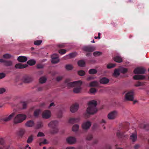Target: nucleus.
I'll return each instance as SVG.
<instances>
[{
    "label": "nucleus",
    "mask_w": 149,
    "mask_h": 149,
    "mask_svg": "<svg viewBox=\"0 0 149 149\" xmlns=\"http://www.w3.org/2000/svg\"><path fill=\"white\" fill-rule=\"evenodd\" d=\"M69 81L68 79L65 80L64 83L66 84V86H63V87H65L66 86L69 87L75 86L74 89V92L76 93L80 92L81 89V86L82 84V82L81 81H78L71 82H69Z\"/></svg>",
    "instance_id": "nucleus-1"
},
{
    "label": "nucleus",
    "mask_w": 149,
    "mask_h": 149,
    "mask_svg": "<svg viewBox=\"0 0 149 149\" xmlns=\"http://www.w3.org/2000/svg\"><path fill=\"white\" fill-rule=\"evenodd\" d=\"M88 107L86 110V113L85 116L93 114L96 113L97 111L96 106L97 102L96 101L93 100L91 101L88 103Z\"/></svg>",
    "instance_id": "nucleus-2"
},
{
    "label": "nucleus",
    "mask_w": 149,
    "mask_h": 149,
    "mask_svg": "<svg viewBox=\"0 0 149 149\" xmlns=\"http://www.w3.org/2000/svg\"><path fill=\"white\" fill-rule=\"evenodd\" d=\"M26 118V116L24 114H19L15 116L13 122L14 124L19 123L22 122Z\"/></svg>",
    "instance_id": "nucleus-3"
},
{
    "label": "nucleus",
    "mask_w": 149,
    "mask_h": 149,
    "mask_svg": "<svg viewBox=\"0 0 149 149\" xmlns=\"http://www.w3.org/2000/svg\"><path fill=\"white\" fill-rule=\"evenodd\" d=\"M58 123V122L57 120H54L51 121L48 124V126L53 129L51 132L52 134H54L58 132V129L57 126Z\"/></svg>",
    "instance_id": "nucleus-4"
},
{
    "label": "nucleus",
    "mask_w": 149,
    "mask_h": 149,
    "mask_svg": "<svg viewBox=\"0 0 149 149\" xmlns=\"http://www.w3.org/2000/svg\"><path fill=\"white\" fill-rule=\"evenodd\" d=\"M134 95L133 91H129L125 94V99L127 100L133 101L134 99Z\"/></svg>",
    "instance_id": "nucleus-5"
},
{
    "label": "nucleus",
    "mask_w": 149,
    "mask_h": 149,
    "mask_svg": "<svg viewBox=\"0 0 149 149\" xmlns=\"http://www.w3.org/2000/svg\"><path fill=\"white\" fill-rule=\"evenodd\" d=\"M146 70L143 67H138L134 70V72L135 74H143Z\"/></svg>",
    "instance_id": "nucleus-6"
},
{
    "label": "nucleus",
    "mask_w": 149,
    "mask_h": 149,
    "mask_svg": "<svg viewBox=\"0 0 149 149\" xmlns=\"http://www.w3.org/2000/svg\"><path fill=\"white\" fill-rule=\"evenodd\" d=\"M83 49L86 52H92L95 50V48L94 46L88 45L84 47Z\"/></svg>",
    "instance_id": "nucleus-7"
},
{
    "label": "nucleus",
    "mask_w": 149,
    "mask_h": 149,
    "mask_svg": "<svg viewBox=\"0 0 149 149\" xmlns=\"http://www.w3.org/2000/svg\"><path fill=\"white\" fill-rule=\"evenodd\" d=\"M125 133V132L118 131L116 134L117 136L119 139L125 140L127 138L128 136L127 135H124Z\"/></svg>",
    "instance_id": "nucleus-8"
},
{
    "label": "nucleus",
    "mask_w": 149,
    "mask_h": 149,
    "mask_svg": "<svg viewBox=\"0 0 149 149\" xmlns=\"http://www.w3.org/2000/svg\"><path fill=\"white\" fill-rule=\"evenodd\" d=\"M117 115V112L116 111H113L108 114L107 117L109 119L113 120L116 118Z\"/></svg>",
    "instance_id": "nucleus-9"
},
{
    "label": "nucleus",
    "mask_w": 149,
    "mask_h": 149,
    "mask_svg": "<svg viewBox=\"0 0 149 149\" xmlns=\"http://www.w3.org/2000/svg\"><path fill=\"white\" fill-rule=\"evenodd\" d=\"M91 123L89 121L84 122L82 125V127L83 130H87L89 128Z\"/></svg>",
    "instance_id": "nucleus-10"
},
{
    "label": "nucleus",
    "mask_w": 149,
    "mask_h": 149,
    "mask_svg": "<svg viewBox=\"0 0 149 149\" xmlns=\"http://www.w3.org/2000/svg\"><path fill=\"white\" fill-rule=\"evenodd\" d=\"M52 58V62L53 63H57L59 61L58 55L57 54H54L51 56Z\"/></svg>",
    "instance_id": "nucleus-11"
},
{
    "label": "nucleus",
    "mask_w": 149,
    "mask_h": 149,
    "mask_svg": "<svg viewBox=\"0 0 149 149\" xmlns=\"http://www.w3.org/2000/svg\"><path fill=\"white\" fill-rule=\"evenodd\" d=\"M79 107V104L77 103H75L71 106L70 110L72 112L74 113L77 111Z\"/></svg>",
    "instance_id": "nucleus-12"
},
{
    "label": "nucleus",
    "mask_w": 149,
    "mask_h": 149,
    "mask_svg": "<svg viewBox=\"0 0 149 149\" xmlns=\"http://www.w3.org/2000/svg\"><path fill=\"white\" fill-rule=\"evenodd\" d=\"M51 112L50 111L48 110H46L42 114V117L43 118L48 119L50 117Z\"/></svg>",
    "instance_id": "nucleus-13"
},
{
    "label": "nucleus",
    "mask_w": 149,
    "mask_h": 149,
    "mask_svg": "<svg viewBox=\"0 0 149 149\" xmlns=\"http://www.w3.org/2000/svg\"><path fill=\"white\" fill-rule=\"evenodd\" d=\"M32 78L30 76L26 75L23 78V80L24 82L25 83H29L33 80Z\"/></svg>",
    "instance_id": "nucleus-14"
},
{
    "label": "nucleus",
    "mask_w": 149,
    "mask_h": 149,
    "mask_svg": "<svg viewBox=\"0 0 149 149\" xmlns=\"http://www.w3.org/2000/svg\"><path fill=\"white\" fill-rule=\"evenodd\" d=\"M75 138L72 136H70L66 139L67 142L70 144H74L76 141Z\"/></svg>",
    "instance_id": "nucleus-15"
},
{
    "label": "nucleus",
    "mask_w": 149,
    "mask_h": 149,
    "mask_svg": "<svg viewBox=\"0 0 149 149\" xmlns=\"http://www.w3.org/2000/svg\"><path fill=\"white\" fill-rule=\"evenodd\" d=\"M28 66L26 64H23L22 63H17L15 65V67L16 69H22L27 67Z\"/></svg>",
    "instance_id": "nucleus-16"
},
{
    "label": "nucleus",
    "mask_w": 149,
    "mask_h": 149,
    "mask_svg": "<svg viewBox=\"0 0 149 149\" xmlns=\"http://www.w3.org/2000/svg\"><path fill=\"white\" fill-rule=\"evenodd\" d=\"M27 102H22L19 104V106L20 109H24L26 108L27 105Z\"/></svg>",
    "instance_id": "nucleus-17"
},
{
    "label": "nucleus",
    "mask_w": 149,
    "mask_h": 149,
    "mask_svg": "<svg viewBox=\"0 0 149 149\" xmlns=\"http://www.w3.org/2000/svg\"><path fill=\"white\" fill-rule=\"evenodd\" d=\"M76 56V54L75 53H71L68 55L64 57V59H67L72 58L75 57Z\"/></svg>",
    "instance_id": "nucleus-18"
},
{
    "label": "nucleus",
    "mask_w": 149,
    "mask_h": 149,
    "mask_svg": "<svg viewBox=\"0 0 149 149\" xmlns=\"http://www.w3.org/2000/svg\"><path fill=\"white\" fill-rule=\"evenodd\" d=\"M15 113L14 112L12 113L8 117L4 118L3 119V120L4 121L7 122L10 120L15 115Z\"/></svg>",
    "instance_id": "nucleus-19"
},
{
    "label": "nucleus",
    "mask_w": 149,
    "mask_h": 149,
    "mask_svg": "<svg viewBox=\"0 0 149 149\" xmlns=\"http://www.w3.org/2000/svg\"><path fill=\"white\" fill-rule=\"evenodd\" d=\"M137 138V135L136 133H132L130 136V139L132 142L135 141Z\"/></svg>",
    "instance_id": "nucleus-20"
},
{
    "label": "nucleus",
    "mask_w": 149,
    "mask_h": 149,
    "mask_svg": "<svg viewBox=\"0 0 149 149\" xmlns=\"http://www.w3.org/2000/svg\"><path fill=\"white\" fill-rule=\"evenodd\" d=\"M17 60L19 62H24L27 61V58L26 56H20L18 57Z\"/></svg>",
    "instance_id": "nucleus-21"
},
{
    "label": "nucleus",
    "mask_w": 149,
    "mask_h": 149,
    "mask_svg": "<svg viewBox=\"0 0 149 149\" xmlns=\"http://www.w3.org/2000/svg\"><path fill=\"white\" fill-rule=\"evenodd\" d=\"M100 83L102 84H106L109 82V80L106 77H103L100 79Z\"/></svg>",
    "instance_id": "nucleus-22"
},
{
    "label": "nucleus",
    "mask_w": 149,
    "mask_h": 149,
    "mask_svg": "<svg viewBox=\"0 0 149 149\" xmlns=\"http://www.w3.org/2000/svg\"><path fill=\"white\" fill-rule=\"evenodd\" d=\"M133 78L136 80H142L145 78V76L140 75H136L133 77Z\"/></svg>",
    "instance_id": "nucleus-23"
},
{
    "label": "nucleus",
    "mask_w": 149,
    "mask_h": 149,
    "mask_svg": "<svg viewBox=\"0 0 149 149\" xmlns=\"http://www.w3.org/2000/svg\"><path fill=\"white\" fill-rule=\"evenodd\" d=\"M79 120V118H70L69 120V122L73 124L78 122Z\"/></svg>",
    "instance_id": "nucleus-24"
},
{
    "label": "nucleus",
    "mask_w": 149,
    "mask_h": 149,
    "mask_svg": "<svg viewBox=\"0 0 149 149\" xmlns=\"http://www.w3.org/2000/svg\"><path fill=\"white\" fill-rule=\"evenodd\" d=\"M99 83L96 81H93L89 84L90 87H97L99 86Z\"/></svg>",
    "instance_id": "nucleus-25"
},
{
    "label": "nucleus",
    "mask_w": 149,
    "mask_h": 149,
    "mask_svg": "<svg viewBox=\"0 0 149 149\" xmlns=\"http://www.w3.org/2000/svg\"><path fill=\"white\" fill-rule=\"evenodd\" d=\"M34 125V122L33 121L30 120L27 121L26 123V125L28 127H32Z\"/></svg>",
    "instance_id": "nucleus-26"
},
{
    "label": "nucleus",
    "mask_w": 149,
    "mask_h": 149,
    "mask_svg": "<svg viewBox=\"0 0 149 149\" xmlns=\"http://www.w3.org/2000/svg\"><path fill=\"white\" fill-rule=\"evenodd\" d=\"M113 59L114 61L116 62L121 63L122 62V58L119 56H116L114 57Z\"/></svg>",
    "instance_id": "nucleus-27"
},
{
    "label": "nucleus",
    "mask_w": 149,
    "mask_h": 149,
    "mask_svg": "<svg viewBox=\"0 0 149 149\" xmlns=\"http://www.w3.org/2000/svg\"><path fill=\"white\" fill-rule=\"evenodd\" d=\"M78 64L79 66L84 67L85 65V61L83 60H80L78 62Z\"/></svg>",
    "instance_id": "nucleus-28"
},
{
    "label": "nucleus",
    "mask_w": 149,
    "mask_h": 149,
    "mask_svg": "<svg viewBox=\"0 0 149 149\" xmlns=\"http://www.w3.org/2000/svg\"><path fill=\"white\" fill-rule=\"evenodd\" d=\"M36 63V61L33 59H31L29 60L27 62L28 64L30 65H34Z\"/></svg>",
    "instance_id": "nucleus-29"
},
{
    "label": "nucleus",
    "mask_w": 149,
    "mask_h": 149,
    "mask_svg": "<svg viewBox=\"0 0 149 149\" xmlns=\"http://www.w3.org/2000/svg\"><path fill=\"white\" fill-rule=\"evenodd\" d=\"M33 136L32 135L29 136L26 141L27 143H31L33 140Z\"/></svg>",
    "instance_id": "nucleus-30"
},
{
    "label": "nucleus",
    "mask_w": 149,
    "mask_h": 149,
    "mask_svg": "<svg viewBox=\"0 0 149 149\" xmlns=\"http://www.w3.org/2000/svg\"><path fill=\"white\" fill-rule=\"evenodd\" d=\"M120 72L119 69H115L113 73V76L116 77L120 75Z\"/></svg>",
    "instance_id": "nucleus-31"
},
{
    "label": "nucleus",
    "mask_w": 149,
    "mask_h": 149,
    "mask_svg": "<svg viewBox=\"0 0 149 149\" xmlns=\"http://www.w3.org/2000/svg\"><path fill=\"white\" fill-rule=\"evenodd\" d=\"M40 109H37L34 112L33 115L35 117H37L39 115L40 113Z\"/></svg>",
    "instance_id": "nucleus-32"
},
{
    "label": "nucleus",
    "mask_w": 149,
    "mask_h": 149,
    "mask_svg": "<svg viewBox=\"0 0 149 149\" xmlns=\"http://www.w3.org/2000/svg\"><path fill=\"white\" fill-rule=\"evenodd\" d=\"M47 79L45 77H40L39 79V81L40 83L43 84L45 83Z\"/></svg>",
    "instance_id": "nucleus-33"
},
{
    "label": "nucleus",
    "mask_w": 149,
    "mask_h": 149,
    "mask_svg": "<svg viewBox=\"0 0 149 149\" xmlns=\"http://www.w3.org/2000/svg\"><path fill=\"white\" fill-rule=\"evenodd\" d=\"M97 72V70L95 69H91L89 70L88 72L90 74H95Z\"/></svg>",
    "instance_id": "nucleus-34"
},
{
    "label": "nucleus",
    "mask_w": 149,
    "mask_h": 149,
    "mask_svg": "<svg viewBox=\"0 0 149 149\" xmlns=\"http://www.w3.org/2000/svg\"><path fill=\"white\" fill-rule=\"evenodd\" d=\"M12 64L13 62L12 61H6L4 65L6 66H10L12 65Z\"/></svg>",
    "instance_id": "nucleus-35"
},
{
    "label": "nucleus",
    "mask_w": 149,
    "mask_h": 149,
    "mask_svg": "<svg viewBox=\"0 0 149 149\" xmlns=\"http://www.w3.org/2000/svg\"><path fill=\"white\" fill-rule=\"evenodd\" d=\"M120 72L123 73H126L127 71V69L126 68H122L119 69Z\"/></svg>",
    "instance_id": "nucleus-36"
},
{
    "label": "nucleus",
    "mask_w": 149,
    "mask_h": 149,
    "mask_svg": "<svg viewBox=\"0 0 149 149\" xmlns=\"http://www.w3.org/2000/svg\"><path fill=\"white\" fill-rule=\"evenodd\" d=\"M25 132V130L24 129H20L18 132V134L20 136H22L24 134Z\"/></svg>",
    "instance_id": "nucleus-37"
},
{
    "label": "nucleus",
    "mask_w": 149,
    "mask_h": 149,
    "mask_svg": "<svg viewBox=\"0 0 149 149\" xmlns=\"http://www.w3.org/2000/svg\"><path fill=\"white\" fill-rule=\"evenodd\" d=\"M79 128V125L77 124L74 125L72 128V130L73 131H76L78 130Z\"/></svg>",
    "instance_id": "nucleus-38"
},
{
    "label": "nucleus",
    "mask_w": 149,
    "mask_h": 149,
    "mask_svg": "<svg viewBox=\"0 0 149 149\" xmlns=\"http://www.w3.org/2000/svg\"><path fill=\"white\" fill-rule=\"evenodd\" d=\"M115 64L110 63L107 65V67L108 69H111L115 67Z\"/></svg>",
    "instance_id": "nucleus-39"
},
{
    "label": "nucleus",
    "mask_w": 149,
    "mask_h": 149,
    "mask_svg": "<svg viewBox=\"0 0 149 149\" xmlns=\"http://www.w3.org/2000/svg\"><path fill=\"white\" fill-rule=\"evenodd\" d=\"M102 53L100 52L96 51L93 53V55L94 56H97L102 54Z\"/></svg>",
    "instance_id": "nucleus-40"
},
{
    "label": "nucleus",
    "mask_w": 149,
    "mask_h": 149,
    "mask_svg": "<svg viewBox=\"0 0 149 149\" xmlns=\"http://www.w3.org/2000/svg\"><path fill=\"white\" fill-rule=\"evenodd\" d=\"M42 40H36L34 41V44L36 45H39L42 43Z\"/></svg>",
    "instance_id": "nucleus-41"
},
{
    "label": "nucleus",
    "mask_w": 149,
    "mask_h": 149,
    "mask_svg": "<svg viewBox=\"0 0 149 149\" xmlns=\"http://www.w3.org/2000/svg\"><path fill=\"white\" fill-rule=\"evenodd\" d=\"M65 68L67 70H71L73 68L72 66L70 64L66 65L65 66Z\"/></svg>",
    "instance_id": "nucleus-42"
},
{
    "label": "nucleus",
    "mask_w": 149,
    "mask_h": 149,
    "mask_svg": "<svg viewBox=\"0 0 149 149\" xmlns=\"http://www.w3.org/2000/svg\"><path fill=\"white\" fill-rule=\"evenodd\" d=\"M78 74L81 76H83L85 74V72L84 70H81L78 71Z\"/></svg>",
    "instance_id": "nucleus-43"
},
{
    "label": "nucleus",
    "mask_w": 149,
    "mask_h": 149,
    "mask_svg": "<svg viewBox=\"0 0 149 149\" xmlns=\"http://www.w3.org/2000/svg\"><path fill=\"white\" fill-rule=\"evenodd\" d=\"M89 91L91 93H95L96 92L97 90L94 88H91L90 89Z\"/></svg>",
    "instance_id": "nucleus-44"
},
{
    "label": "nucleus",
    "mask_w": 149,
    "mask_h": 149,
    "mask_svg": "<svg viewBox=\"0 0 149 149\" xmlns=\"http://www.w3.org/2000/svg\"><path fill=\"white\" fill-rule=\"evenodd\" d=\"M42 122H38L37 123L36 127L37 128H40L42 126Z\"/></svg>",
    "instance_id": "nucleus-45"
},
{
    "label": "nucleus",
    "mask_w": 149,
    "mask_h": 149,
    "mask_svg": "<svg viewBox=\"0 0 149 149\" xmlns=\"http://www.w3.org/2000/svg\"><path fill=\"white\" fill-rule=\"evenodd\" d=\"M66 51L65 49H61L59 50V53L62 54H64L66 53Z\"/></svg>",
    "instance_id": "nucleus-46"
},
{
    "label": "nucleus",
    "mask_w": 149,
    "mask_h": 149,
    "mask_svg": "<svg viewBox=\"0 0 149 149\" xmlns=\"http://www.w3.org/2000/svg\"><path fill=\"white\" fill-rule=\"evenodd\" d=\"M64 77L63 76H58L56 78V80L57 81H59L62 80Z\"/></svg>",
    "instance_id": "nucleus-47"
},
{
    "label": "nucleus",
    "mask_w": 149,
    "mask_h": 149,
    "mask_svg": "<svg viewBox=\"0 0 149 149\" xmlns=\"http://www.w3.org/2000/svg\"><path fill=\"white\" fill-rule=\"evenodd\" d=\"M3 57L4 58L8 59L10 58L11 56L9 54H6L3 55Z\"/></svg>",
    "instance_id": "nucleus-48"
},
{
    "label": "nucleus",
    "mask_w": 149,
    "mask_h": 149,
    "mask_svg": "<svg viewBox=\"0 0 149 149\" xmlns=\"http://www.w3.org/2000/svg\"><path fill=\"white\" fill-rule=\"evenodd\" d=\"M92 138V135L91 134H89L86 137V139L88 140H91Z\"/></svg>",
    "instance_id": "nucleus-49"
},
{
    "label": "nucleus",
    "mask_w": 149,
    "mask_h": 149,
    "mask_svg": "<svg viewBox=\"0 0 149 149\" xmlns=\"http://www.w3.org/2000/svg\"><path fill=\"white\" fill-rule=\"evenodd\" d=\"M6 91V89L5 88H0V94L3 93Z\"/></svg>",
    "instance_id": "nucleus-50"
},
{
    "label": "nucleus",
    "mask_w": 149,
    "mask_h": 149,
    "mask_svg": "<svg viewBox=\"0 0 149 149\" xmlns=\"http://www.w3.org/2000/svg\"><path fill=\"white\" fill-rule=\"evenodd\" d=\"M47 143V140L46 139H44L43 141L42 142H40L39 143V145L41 146L42 144H46Z\"/></svg>",
    "instance_id": "nucleus-51"
},
{
    "label": "nucleus",
    "mask_w": 149,
    "mask_h": 149,
    "mask_svg": "<svg viewBox=\"0 0 149 149\" xmlns=\"http://www.w3.org/2000/svg\"><path fill=\"white\" fill-rule=\"evenodd\" d=\"M45 136L44 134L43 133L39 132H38V134H37V136L38 137L39 136Z\"/></svg>",
    "instance_id": "nucleus-52"
},
{
    "label": "nucleus",
    "mask_w": 149,
    "mask_h": 149,
    "mask_svg": "<svg viewBox=\"0 0 149 149\" xmlns=\"http://www.w3.org/2000/svg\"><path fill=\"white\" fill-rule=\"evenodd\" d=\"M6 76L5 74L3 73H0V79H2L4 77Z\"/></svg>",
    "instance_id": "nucleus-53"
},
{
    "label": "nucleus",
    "mask_w": 149,
    "mask_h": 149,
    "mask_svg": "<svg viewBox=\"0 0 149 149\" xmlns=\"http://www.w3.org/2000/svg\"><path fill=\"white\" fill-rule=\"evenodd\" d=\"M57 116L58 118H61L62 116V112L61 111L59 112Z\"/></svg>",
    "instance_id": "nucleus-54"
},
{
    "label": "nucleus",
    "mask_w": 149,
    "mask_h": 149,
    "mask_svg": "<svg viewBox=\"0 0 149 149\" xmlns=\"http://www.w3.org/2000/svg\"><path fill=\"white\" fill-rule=\"evenodd\" d=\"M4 143V140L2 138H0V145H3Z\"/></svg>",
    "instance_id": "nucleus-55"
},
{
    "label": "nucleus",
    "mask_w": 149,
    "mask_h": 149,
    "mask_svg": "<svg viewBox=\"0 0 149 149\" xmlns=\"http://www.w3.org/2000/svg\"><path fill=\"white\" fill-rule=\"evenodd\" d=\"M142 85V84L140 82H138L135 85V86H141V85Z\"/></svg>",
    "instance_id": "nucleus-56"
},
{
    "label": "nucleus",
    "mask_w": 149,
    "mask_h": 149,
    "mask_svg": "<svg viewBox=\"0 0 149 149\" xmlns=\"http://www.w3.org/2000/svg\"><path fill=\"white\" fill-rule=\"evenodd\" d=\"M58 46L60 48H63L64 47L65 45H64L63 44H61L58 45Z\"/></svg>",
    "instance_id": "nucleus-57"
},
{
    "label": "nucleus",
    "mask_w": 149,
    "mask_h": 149,
    "mask_svg": "<svg viewBox=\"0 0 149 149\" xmlns=\"http://www.w3.org/2000/svg\"><path fill=\"white\" fill-rule=\"evenodd\" d=\"M43 68V66L40 64L38 65H37V68Z\"/></svg>",
    "instance_id": "nucleus-58"
},
{
    "label": "nucleus",
    "mask_w": 149,
    "mask_h": 149,
    "mask_svg": "<svg viewBox=\"0 0 149 149\" xmlns=\"http://www.w3.org/2000/svg\"><path fill=\"white\" fill-rule=\"evenodd\" d=\"M93 77H88L87 79V80L89 81H90L93 79Z\"/></svg>",
    "instance_id": "nucleus-59"
},
{
    "label": "nucleus",
    "mask_w": 149,
    "mask_h": 149,
    "mask_svg": "<svg viewBox=\"0 0 149 149\" xmlns=\"http://www.w3.org/2000/svg\"><path fill=\"white\" fill-rule=\"evenodd\" d=\"M98 140L95 139L93 141V144H96L97 143H98Z\"/></svg>",
    "instance_id": "nucleus-60"
},
{
    "label": "nucleus",
    "mask_w": 149,
    "mask_h": 149,
    "mask_svg": "<svg viewBox=\"0 0 149 149\" xmlns=\"http://www.w3.org/2000/svg\"><path fill=\"white\" fill-rule=\"evenodd\" d=\"M91 52H88V53L86 54V56H90L92 55L91 53Z\"/></svg>",
    "instance_id": "nucleus-61"
},
{
    "label": "nucleus",
    "mask_w": 149,
    "mask_h": 149,
    "mask_svg": "<svg viewBox=\"0 0 149 149\" xmlns=\"http://www.w3.org/2000/svg\"><path fill=\"white\" fill-rule=\"evenodd\" d=\"M106 123V121L104 119H102L100 122V123L101 124L105 123Z\"/></svg>",
    "instance_id": "nucleus-62"
},
{
    "label": "nucleus",
    "mask_w": 149,
    "mask_h": 149,
    "mask_svg": "<svg viewBox=\"0 0 149 149\" xmlns=\"http://www.w3.org/2000/svg\"><path fill=\"white\" fill-rule=\"evenodd\" d=\"M106 148L107 149H111V147L110 145H108L106 146Z\"/></svg>",
    "instance_id": "nucleus-63"
},
{
    "label": "nucleus",
    "mask_w": 149,
    "mask_h": 149,
    "mask_svg": "<svg viewBox=\"0 0 149 149\" xmlns=\"http://www.w3.org/2000/svg\"><path fill=\"white\" fill-rule=\"evenodd\" d=\"M66 149H75V148L73 147H67Z\"/></svg>",
    "instance_id": "nucleus-64"
}]
</instances>
